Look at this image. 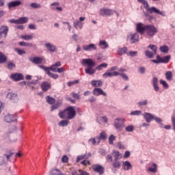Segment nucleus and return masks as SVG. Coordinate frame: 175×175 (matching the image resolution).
I'll list each match as a JSON object with an SVG mask.
<instances>
[{
    "instance_id": "obj_1",
    "label": "nucleus",
    "mask_w": 175,
    "mask_h": 175,
    "mask_svg": "<svg viewBox=\"0 0 175 175\" xmlns=\"http://www.w3.org/2000/svg\"><path fill=\"white\" fill-rule=\"evenodd\" d=\"M81 64L83 66H88V68L85 69V72L86 75H95L96 70H102L103 68H107L108 66L107 63H103L96 66L94 69V66H95V62L92 59H83Z\"/></svg>"
},
{
    "instance_id": "obj_2",
    "label": "nucleus",
    "mask_w": 175,
    "mask_h": 175,
    "mask_svg": "<svg viewBox=\"0 0 175 175\" xmlns=\"http://www.w3.org/2000/svg\"><path fill=\"white\" fill-rule=\"evenodd\" d=\"M59 117L64 120H73L76 117V109L73 106H70L63 111L59 113Z\"/></svg>"
},
{
    "instance_id": "obj_3",
    "label": "nucleus",
    "mask_w": 175,
    "mask_h": 175,
    "mask_svg": "<svg viewBox=\"0 0 175 175\" xmlns=\"http://www.w3.org/2000/svg\"><path fill=\"white\" fill-rule=\"evenodd\" d=\"M137 1L139 3H142V5H144V7L145 8V9H146V12H148V13H155L156 14H160V16H163V17H165V16H166L165 12L161 11L155 7L150 8L148 2L146 0H137Z\"/></svg>"
},
{
    "instance_id": "obj_4",
    "label": "nucleus",
    "mask_w": 175,
    "mask_h": 175,
    "mask_svg": "<svg viewBox=\"0 0 175 175\" xmlns=\"http://www.w3.org/2000/svg\"><path fill=\"white\" fill-rule=\"evenodd\" d=\"M107 139V134L105 131L100 133V136H96L89 139V143H92L93 146H98L100 143V139L106 140Z\"/></svg>"
},
{
    "instance_id": "obj_5",
    "label": "nucleus",
    "mask_w": 175,
    "mask_h": 175,
    "mask_svg": "<svg viewBox=\"0 0 175 175\" xmlns=\"http://www.w3.org/2000/svg\"><path fill=\"white\" fill-rule=\"evenodd\" d=\"M146 28V32L148 36H150V38H152V36L158 33V29L152 25H147Z\"/></svg>"
},
{
    "instance_id": "obj_6",
    "label": "nucleus",
    "mask_w": 175,
    "mask_h": 175,
    "mask_svg": "<svg viewBox=\"0 0 175 175\" xmlns=\"http://www.w3.org/2000/svg\"><path fill=\"white\" fill-rule=\"evenodd\" d=\"M125 119L124 118H117L114 122V126L118 131H122V128L124 126Z\"/></svg>"
},
{
    "instance_id": "obj_7",
    "label": "nucleus",
    "mask_w": 175,
    "mask_h": 175,
    "mask_svg": "<svg viewBox=\"0 0 175 175\" xmlns=\"http://www.w3.org/2000/svg\"><path fill=\"white\" fill-rule=\"evenodd\" d=\"M127 40H129L130 43H137L139 42L138 33H130L127 37Z\"/></svg>"
},
{
    "instance_id": "obj_8",
    "label": "nucleus",
    "mask_w": 175,
    "mask_h": 175,
    "mask_svg": "<svg viewBox=\"0 0 175 175\" xmlns=\"http://www.w3.org/2000/svg\"><path fill=\"white\" fill-rule=\"evenodd\" d=\"M9 32V27L8 26L1 25L0 27V39H3L8 36Z\"/></svg>"
},
{
    "instance_id": "obj_9",
    "label": "nucleus",
    "mask_w": 175,
    "mask_h": 175,
    "mask_svg": "<svg viewBox=\"0 0 175 175\" xmlns=\"http://www.w3.org/2000/svg\"><path fill=\"white\" fill-rule=\"evenodd\" d=\"M29 61L32 62V64H36V65H40V64H43L44 61V57H31L29 58Z\"/></svg>"
},
{
    "instance_id": "obj_10",
    "label": "nucleus",
    "mask_w": 175,
    "mask_h": 175,
    "mask_svg": "<svg viewBox=\"0 0 175 175\" xmlns=\"http://www.w3.org/2000/svg\"><path fill=\"white\" fill-rule=\"evenodd\" d=\"M116 76H120V72L116 71H111V70H108L103 75V77L105 79H107V77H113Z\"/></svg>"
},
{
    "instance_id": "obj_11",
    "label": "nucleus",
    "mask_w": 175,
    "mask_h": 175,
    "mask_svg": "<svg viewBox=\"0 0 175 175\" xmlns=\"http://www.w3.org/2000/svg\"><path fill=\"white\" fill-rule=\"evenodd\" d=\"M4 121H5V122H14L15 121H17V116H16V114L5 115Z\"/></svg>"
},
{
    "instance_id": "obj_12",
    "label": "nucleus",
    "mask_w": 175,
    "mask_h": 175,
    "mask_svg": "<svg viewBox=\"0 0 175 175\" xmlns=\"http://www.w3.org/2000/svg\"><path fill=\"white\" fill-rule=\"evenodd\" d=\"M147 27V25H144L142 23H139L136 25V31L139 33H141V35H143L144 33V31H146Z\"/></svg>"
},
{
    "instance_id": "obj_13",
    "label": "nucleus",
    "mask_w": 175,
    "mask_h": 175,
    "mask_svg": "<svg viewBox=\"0 0 175 175\" xmlns=\"http://www.w3.org/2000/svg\"><path fill=\"white\" fill-rule=\"evenodd\" d=\"M10 79L14 81H21V80H24V75L21 73H14L11 75Z\"/></svg>"
},
{
    "instance_id": "obj_14",
    "label": "nucleus",
    "mask_w": 175,
    "mask_h": 175,
    "mask_svg": "<svg viewBox=\"0 0 175 175\" xmlns=\"http://www.w3.org/2000/svg\"><path fill=\"white\" fill-rule=\"evenodd\" d=\"M92 169L94 172H96V173H98L99 174H103V173H105V167L100 165H93Z\"/></svg>"
},
{
    "instance_id": "obj_15",
    "label": "nucleus",
    "mask_w": 175,
    "mask_h": 175,
    "mask_svg": "<svg viewBox=\"0 0 175 175\" xmlns=\"http://www.w3.org/2000/svg\"><path fill=\"white\" fill-rule=\"evenodd\" d=\"M7 98L14 103L18 102V96H17L16 94L9 92L7 95Z\"/></svg>"
},
{
    "instance_id": "obj_16",
    "label": "nucleus",
    "mask_w": 175,
    "mask_h": 175,
    "mask_svg": "<svg viewBox=\"0 0 175 175\" xmlns=\"http://www.w3.org/2000/svg\"><path fill=\"white\" fill-rule=\"evenodd\" d=\"M82 49L84 51H95L97 48L95 44H90L88 45H83Z\"/></svg>"
},
{
    "instance_id": "obj_17",
    "label": "nucleus",
    "mask_w": 175,
    "mask_h": 175,
    "mask_svg": "<svg viewBox=\"0 0 175 175\" xmlns=\"http://www.w3.org/2000/svg\"><path fill=\"white\" fill-rule=\"evenodd\" d=\"M93 95L95 96H99V95H103V96H107V94L103 91V90L100 88H96L93 90Z\"/></svg>"
},
{
    "instance_id": "obj_18",
    "label": "nucleus",
    "mask_w": 175,
    "mask_h": 175,
    "mask_svg": "<svg viewBox=\"0 0 175 175\" xmlns=\"http://www.w3.org/2000/svg\"><path fill=\"white\" fill-rule=\"evenodd\" d=\"M21 1L20 0L11 1L8 3V8H9L10 9H13V8H17V6L21 5Z\"/></svg>"
},
{
    "instance_id": "obj_19",
    "label": "nucleus",
    "mask_w": 175,
    "mask_h": 175,
    "mask_svg": "<svg viewBox=\"0 0 175 175\" xmlns=\"http://www.w3.org/2000/svg\"><path fill=\"white\" fill-rule=\"evenodd\" d=\"M100 14L101 16H111V14H113V11L109 9H101L100 10Z\"/></svg>"
},
{
    "instance_id": "obj_20",
    "label": "nucleus",
    "mask_w": 175,
    "mask_h": 175,
    "mask_svg": "<svg viewBox=\"0 0 175 175\" xmlns=\"http://www.w3.org/2000/svg\"><path fill=\"white\" fill-rule=\"evenodd\" d=\"M152 85L154 91L158 92V91H159V86H158V78L157 77H154L152 79Z\"/></svg>"
},
{
    "instance_id": "obj_21",
    "label": "nucleus",
    "mask_w": 175,
    "mask_h": 175,
    "mask_svg": "<svg viewBox=\"0 0 175 175\" xmlns=\"http://www.w3.org/2000/svg\"><path fill=\"white\" fill-rule=\"evenodd\" d=\"M45 46L46 49L51 53H54L55 51H57V47H55V45H53L51 43H46Z\"/></svg>"
},
{
    "instance_id": "obj_22",
    "label": "nucleus",
    "mask_w": 175,
    "mask_h": 175,
    "mask_svg": "<svg viewBox=\"0 0 175 175\" xmlns=\"http://www.w3.org/2000/svg\"><path fill=\"white\" fill-rule=\"evenodd\" d=\"M98 46L103 50L109 49V44H107V42H106V40H100L98 43Z\"/></svg>"
},
{
    "instance_id": "obj_23",
    "label": "nucleus",
    "mask_w": 175,
    "mask_h": 175,
    "mask_svg": "<svg viewBox=\"0 0 175 175\" xmlns=\"http://www.w3.org/2000/svg\"><path fill=\"white\" fill-rule=\"evenodd\" d=\"M154 116L153 115H151L150 113H145L144 115V117L145 120H146V122L150 123L152 120H154Z\"/></svg>"
},
{
    "instance_id": "obj_24",
    "label": "nucleus",
    "mask_w": 175,
    "mask_h": 175,
    "mask_svg": "<svg viewBox=\"0 0 175 175\" xmlns=\"http://www.w3.org/2000/svg\"><path fill=\"white\" fill-rule=\"evenodd\" d=\"M122 167L124 170H132V164L129 161H124L122 163Z\"/></svg>"
},
{
    "instance_id": "obj_25",
    "label": "nucleus",
    "mask_w": 175,
    "mask_h": 175,
    "mask_svg": "<svg viewBox=\"0 0 175 175\" xmlns=\"http://www.w3.org/2000/svg\"><path fill=\"white\" fill-rule=\"evenodd\" d=\"M59 66H61V62H57L54 64H53L50 68V70H52V72H54L55 73H57V68H59Z\"/></svg>"
},
{
    "instance_id": "obj_26",
    "label": "nucleus",
    "mask_w": 175,
    "mask_h": 175,
    "mask_svg": "<svg viewBox=\"0 0 175 175\" xmlns=\"http://www.w3.org/2000/svg\"><path fill=\"white\" fill-rule=\"evenodd\" d=\"M41 88L42 90V91H47L48 90H50V88H51V85L50 83H49L48 82H43L41 84Z\"/></svg>"
},
{
    "instance_id": "obj_27",
    "label": "nucleus",
    "mask_w": 175,
    "mask_h": 175,
    "mask_svg": "<svg viewBox=\"0 0 175 175\" xmlns=\"http://www.w3.org/2000/svg\"><path fill=\"white\" fill-rule=\"evenodd\" d=\"M91 84L92 87H96V88H98V87H102L103 82H102V81L100 80H94L92 81Z\"/></svg>"
},
{
    "instance_id": "obj_28",
    "label": "nucleus",
    "mask_w": 175,
    "mask_h": 175,
    "mask_svg": "<svg viewBox=\"0 0 175 175\" xmlns=\"http://www.w3.org/2000/svg\"><path fill=\"white\" fill-rule=\"evenodd\" d=\"M170 55L165 56L163 57H160V64H167L170 61Z\"/></svg>"
},
{
    "instance_id": "obj_29",
    "label": "nucleus",
    "mask_w": 175,
    "mask_h": 175,
    "mask_svg": "<svg viewBox=\"0 0 175 175\" xmlns=\"http://www.w3.org/2000/svg\"><path fill=\"white\" fill-rule=\"evenodd\" d=\"M126 51H128V48H120L118 50V55H124V54H126Z\"/></svg>"
},
{
    "instance_id": "obj_30",
    "label": "nucleus",
    "mask_w": 175,
    "mask_h": 175,
    "mask_svg": "<svg viewBox=\"0 0 175 175\" xmlns=\"http://www.w3.org/2000/svg\"><path fill=\"white\" fill-rule=\"evenodd\" d=\"M152 165L153 167H150L148 169V172H151V173H157L158 165L155 163H152Z\"/></svg>"
},
{
    "instance_id": "obj_31",
    "label": "nucleus",
    "mask_w": 175,
    "mask_h": 175,
    "mask_svg": "<svg viewBox=\"0 0 175 175\" xmlns=\"http://www.w3.org/2000/svg\"><path fill=\"white\" fill-rule=\"evenodd\" d=\"M7 61L8 57H6V56L3 53L0 52V64H5V62H7Z\"/></svg>"
},
{
    "instance_id": "obj_32",
    "label": "nucleus",
    "mask_w": 175,
    "mask_h": 175,
    "mask_svg": "<svg viewBox=\"0 0 175 175\" xmlns=\"http://www.w3.org/2000/svg\"><path fill=\"white\" fill-rule=\"evenodd\" d=\"M28 23V18L27 17H21L18 19V24H25Z\"/></svg>"
},
{
    "instance_id": "obj_33",
    "label": "nucleus",
    "mask_w": 175,
    "mask_h": 175,
    "mask_svg": "<svg viewBox=\"0 0 175 175\" xmlns=\"http://www.w3.org/2000/svg\"><path fill=\"white\" fill-rule=\"evenodd\" d=\"M165 78L168 81H172V79H173V73H172L171 71H167L165 72Z\"/></svg>"
},
{
    "instance_id": "obj_34",
    "label": "nucleus",
    "mask_w": 175,
    "mask_h": 175,
    "mask_svg": "<svg viewBox=\"0 0 175 175\" xmlns=\"http://www.w3.org/2000/svg\"><path fill=\"white\" fill-rule=\"evenodd\" d=\"M99 124H107V118L106 116H102L98 118Z\"/></svg>"
},
{
    "instance_id": "obj_35",
    "label": "nucleus",
    "mask_w": 175,
    "mask_h": 175,
    "mask_svg": "<svg viewBox=\"0 0 175 175\" xmlns=\"http://www.w3.org/2000/svg\"><path fill=\"white\" fill-rule=\"evenodd\" d=\"M46 100L49 105H53L55 103V99L54 98H51L49 96L46 97Z\"/></svg>"
},
{
    "instance_id": "obj_36",
    "label": "nucleus",
    "mask_w": 175,
    "mask_h": 175,
    "mask_svg": "<svg viewBox=\"0 0 175 175\" xmlns=\"http://www.w3.org/2000/svg\"><path fill=\"white\" fill-rule=\"evenodd\" d=\"M50 175H64L62 173H61V171L59 170H52L50 172Z\"/></svg>"
},
{
    "instance_id": "obj_37",
    "label": "nucleus",
    "mask_w": 175,
    "mask_h": 175,
    "mask_svg": "<svg viewBox=\"0 0 175 175\" xmlns=\"http://www.w3.org/2000/svg\"><path fill=\"white\" fill-rule=\"evenodd\" d=\"M59 126H68L69 125V120H62L58 123Z\"/></svg>"
},
{
    "instance_id": "obj_38",
    "label": "nucleus",
    "mask_w": 175,
    "mask_h": 175,
    "mask_svg": "<svg viewBox=\"0 0 175 175\" xmlns=\"http://www.w3.org/2000/svg\"><path fill=\"white\" fill-rule=\"evenodd\" d=\"M113 157H114L115 160L118 161V159H121V156L120 155V152L113 151L112 153Z\"/></svg>"
},
{
    "instance_id": "obj_39",
    "label": "nucleus",
    "mask_w": 175,
    "mask_h": 175,
    "mask_svg": "<svg viewBox=\"0 0 175 175\" xmlns=\"http://www.w3.org/2000/svg\"><path fill=\"white\" fill-rule=\"evenodd\" d=\"M22 39H24V40H32L33 39V36L32 35H25L21 36Z\"/></svg>"
},
{
    "instance_id": "obj_40",
    "label": "nucleus",
    "mask_w": 175,
    "mask_h": 175,
    "mask_svg": "<svg viewBox=\"0 0 175 175\" xmlns=\"http://www.w3.org/2000/svg\"><path fill=\"white\" fill-rule=\"evenodd\" d=\"M46 74L48 75V76H49L52 79H54L55 80H57V79H58L57 74H53L51 72H50V70L47 72Z\"/></svg>"
},
{
    "instance_id": "obj_41",
    "label": "nucleus",
    "mask_w": 175,
    "mask_h": 175,
    "mask_svg": "<svg viewBox=\"0 0 175 175\" xmlns=\"http://www.w3.org/2000/svg\"><path fill=\"white\" fill-rule=\"evenodd\" d=\"M62 105V102L61 101H57L56 104L53 105L51 108V111H53V110H55V109H58L59 106Z\"/></svg>"
},
{
    "instance_id": "obj_42",
    "label": "nucleus",
    "mask_w": 175,
    "mask_h": 175,
    "mask_svg": "<svg viewBox=\"0 0 175 175\" xmlns=\"http://www.w3.org/2000/svg\"><path fill=\"white\" fill-rule=\"evenodd\" d=\"M145 55L148 57V58H152L154 55H157V53H154V52H151L150 51H146L145 52Z\"/></svg>"
},
{
    "instance_id": "obj_43",
    "label": "nucleus",
    "mask_w": 175,
    "mask_h": 175,
    "mask_svg": "<svg viewBox=\"0 0 175 175\" xmlns=\"http://www.w3.org/2000/svg\"><path fill=\"white\" fill-rule=\"evenodd\" d=\"M19 44L21 46H23L24 47H32V43H28V42H20Z\"/></svg>"
},
{
    "instance_id": "obj_44",
    "label": "nucleus",
    "mask_w": 175,
    "mask_h": 175,
    "mask_svg": "<svg viewBox=\"0 0 175 175\" xmlns=\"http://www.w3.org/2000/svg\"><path fill=\"white\" fill-rule=\"evenodd\" d=\"M160 51L167 53L169 51V47H167V46H162L160 47Z\"/></svg>"
},
{
    "instance_id": "obj_45",
    "label": "nucleus",
    "mask_w": 175,
    "mask_h": 175,
    "mask_svg": "<svg viewBox=\"0 0 175 175\" xmlns=\"http://www.w3.org/2000/svg\"><path fill=\"white\" fill-rule=\"evenodd\" d=\"M113 167H121V161L118 160H115L114 162L113 163Z\"/></svg>"
},
{
    "instance_id": "obj_46",
    "label": "nucleus",
    "mask_w": 175,
    "mask_h": 175,
    "mask_svg": "<svg viewBox=\"0 0 175 175\" xmlns=\"http://www.w3.org/2000/svg\"><path fill=\"white\" fill-rule=\"evenodd\" d=\"M148 49H150V50L152 51V52H154V54H157V50L158 49V48L154 45V44H150L148 46Z\"/></svg>"
},
{
    "instance_id": "obj_47",
    "label": "nucleus",
    "mask_w": 175,
    "mask_h": 175,
    "mask_svg": "<svg viewBox=\"0 0 175 175\" xmlns=\"http://www.w3.org/2000/svg\"><path fill=\"white\" fill-rule=\"evenodd\" d=\"M134 129H135V126L133 125H129L126 126L125 128V131L126 132H133Z\"/></svg>"
},
{
    "instance_id": "obj_48",
    "label": "nucleus",
    "mask_w": 175,
    "mask_h": 175,
    "mask_svg": "<svg viewBox=\"0 0 175 175\" xmlns=\"http://www.w3.org/2000/svg\"><path fill=\"white\" fill-rule=\"evenodd\" d=\"M30 6L31 8H33V9H40V8H42V5L40 4H38L36 3H31L30 4Z\"/></svg>"
},
{
    "instance_id": "obj_49",
    "label": "nucleus",
    "mask_w": 175,
    "mask_h": 175,
    "mask_svg": "<svg viewBox=\"0 0 175 175\" xmlns=\"http://www.w3.org/2000/svg\"><path fill=\"white\" fill-rule=\"evenodd\" d=\"M16 129V126L10 127V130L5 132V135H9V133H13V132H14Z\"/></svg>"
},
{
    "instance_id": "obj_50",
    "label": "nucleus",
    "mask_w": 175,
    "mask_h": 175,
    "mask_svg": "<svg viewBox=\"0 0 175 175\" xmlns=\"http://www.w3.org/2000/svg\"><path fill=\"white\" fill-rule=\"evenodd\" d=\"M157 59H152V62H153L154 64H161V56H159V55H158L156 57Z\"/></svg>"
},
{
    "instance_id": "obj_51",
    "label": "nucleus",
    "mask_w": 175,
    "mask_h": 175,
    "mask_svg": "<svg viewBox=\"0 0 175 175\" xmlns=\"http://www.w3.org/2000/svg\"><path fill=\"white\" fill-rule=\"evenodd\" d=\"M160 84L164 87V88H169V85L167 84L165 81H163L162 79L160 80Z\"/></svg>"
},
{
    "instance_id": "obj_52",
    "label": "nucleus",
    "mask_w": 175,
    "mask_h": 175,
    "mask_svg": "<svg viewBox=\"0 0 175 175\" xmlns=\"http://www.w3.org/2000/svg\"><path fill=\"white\" fill-rule=\"evenodd\" d=\"M114 140H116V137L114 135H111V136H109V144H113Z\"/></svg>"
},
{
    "instance_id": "obj_53",
    "label": "nucleus",
    "mask_w": 175,
    "mask_h": 175,
    "mask_svg": "<svg viewBox=\"0 0 175 175\" xmlns=\"http://www.w3.org/2000/svg\"><path fill=\"white\" fill-rule=\"evenodd\" d=\"M15 51H16V53H18L19 55H23V54H25V51L20 49L18 48H16Z\"/></svg>"
},
{
    "instance_id": "obj_54",
    "label": "nucleus",
    "mask_w": 175,
    "mask_h": 175,
    "mask_svg": "<svg viewBox=\"0 0 175 175\" xmlns=\"http://www.w3.org/2000/svg\"><path fill=\"white\" fill-rule=\"evenodd\" d=\"M147 103H148V100H144L143 101H139L138 103V106H146L147 105Z\"/></svg>"
},
{
    "instance_id": "obj_55",
    "label": "nucleus",
    "mask_w": 175,
    "mask_h": 175,
    "mask_svg": "<svg viewBox=\"0 0 175 175\" xmlns=\"http://www.w3.org/2000/svg\"><path fill=\"white\" fill-rule=\"evenodd\" d=\"M127 55H129L130 57H136V55H137V51H129L127 53Z\"/></svg>"
},
{
    "instance_id": "obj_56",
    "label": "nucleus",
    "mask_w": 175,
    "mask_h": 175,
    "mask_svg": "<svg viewBox=\"0 0 175 175\" xmlns=\"http://www.w3.org/2000/svg\"><path fill=\"white\" fill-rule=\"evenodd\" d=\"M71 95L72 96V98H75V99H80V95H79V94L71 92Z\"/></svg>"
},
{
    "instance_id": "obj_57",
    "label": "nucleus",
    "mask_w": 175,
    "mask_h": 175,
    "mask_svg": "<svg viewBox=\"0 0 175 175\" xmlns=\"http://www.w3.org/2000/svg\"><path fill=\"white\" fill-rule=\"evenodd\" d=\"M139 114H142V111H134L131 112V116H139Z\"/></svg>"
},
{
    "instance_id": "obj_58",
    "label": "nucleus",
    "mask_w": 175,
    "mask_h": 175,
    "mask_svg": "<svg viewBox=\"0 0 175 175\" xmlns=\"http://www.w3.org/2000/svg\"><path fill=\"white\" fill-rule=\"evenodd\" d=\"M8 69H13L14 68H16V64H14L13 62H10L8 64Z\"/></svg>"
},
{
    "instance_id": "obj_59",
    "label": "nucleus",
    "mask_w": 175,
    "mask_h": 175,
    "mask_svg": "<svg viewBox=\"0 0 175 175\" xmlns=\"http://www.w3.org/2000/svg\"><path fill=\"white\" fill-rule=\"evenodd\" d=\"M81 163H82V165H85V166L91 165V162L88 160H86V159L81 161Z\"/></svg>"
},
{
    "instance_id": "obj_60",
    "label": "nucleus",
    "mask_w": 175,
    "mask_h": 175,
    "mask_svg": "<svg viewBox=\"0 0 175 175\" xmlns=\"http://www.w3.org/2000/svg\"><path fill=\"white\" fill-rule=\"evenodd\" d=\"M119 76H121L123 80L128 81V76L125 73H120Z\"/></svg>"
},
{
    "instance_id": "obj_61",
    "label": "nucleus",
    "mask_w": 175,
    "mask_h": 175,
    "mask_svg": "<svg viewBox=\"0 0 175 175\" xmlns=\"http://www.w3.org/2000/svg\"><path fill=\"white\" fill-rule=\"evenodd\" d=\"M62 162H64V163H67L68 161H69V159L68 158V156L64 155V156H63V157L62 158Z\"/></svg>"
},
{
    "instance_id": "obj_62",
    "label": "nucleus",
    "mask_w": 175,
    "mask_h": 175,
    "mask_svg": "<svg viewBox=\"0 0 175 175\" xmlns=\"http://www.w3.org/2000/svg\"><path fill=\"white\" fill-rule=\"evenodd\" d=\"M77 83H79V81H73L71 82H68V87H72V85H75V84H77Z\"/></svg>"
},
{
    "instance_id": "obj_63",
    "label": "nucleus",
    "mask_w": 175,
    "mask_h": 175,
    "mask_svg": "<svg viewBox=\"0 0 175 175\" xmlns=\"http://www.w3.org/2000/svg\"><path fill=\"white\" fill-rule=\"evenodd\" d=\"M41 69H43L47 73L50 70V68L45 67L44 66H39Z\"/></svg>"
},
{
    "instance_id": "obj_64",
    "label": "nucleus",
    "mask_w": 175,
    "mask_h": 175,
    "mask_svg": "<svg viewBox=\"0 0 175 175\" xmlns=\"http://www.w3.org/2000/svg\"><path fill=\"white\" fill-rule=\"evenodd\" d=\"M172 121L174 130L175 131V116H172Z\"/></svg>"
}]
</instances>
